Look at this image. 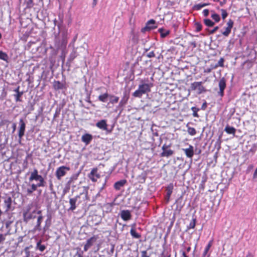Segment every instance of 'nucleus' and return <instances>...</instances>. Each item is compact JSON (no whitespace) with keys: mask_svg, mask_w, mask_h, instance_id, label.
Masks as SVG:
<instances>
[{"mask_svg":"<svg viewBox=\"0 0 257 257\" xmlns=\"http://www.w3.org/2000/svg\"><path fill=\"white\" fill-rule=\"evenodd\" d=\"M87 195L88 192L87 191H86L85 192L80 193L79 195H77L74 197L70 198L69 201L70 207L68 209V210L73 211L75 210L81 202L80 200L81 196L84 195V197H85L86 199H88Z\"/></svg>","mask_w":257,"mask_h":257,"instance_id":"nucleus-1","label":"nucleus"},{"mask_svg":"<svg viewBox=\"0 0 257 257\" xmlns=\"http://www.w3.org/2000/svg\"><path fill=\"white\" fill-rule=\"evenodd\" d=\"M58 28L59 30V34H60L61 38V44L62 46H66L67 43L68 39V30L63 27V22L61 21V23L58 24Z\"/></svg>","mask_w":257,"mask_h":257,"instance_id":"nucleus-2","label":"nucleus"},{"mask_svg":"<svg viewBox=\"0 0 257 257\" xmlns=\"http://www.w3.org/2000/svg\"><path fill=\"white\" fill-rule=\"evenodd\" d=\"M86 53V50L85 48L83 47H80L71 53L69 55L68 60L69 61H72L78 56H82V57L85 58V54Z\"/></svg>","mask_w":257,"mask_h":257,"instance_id":"nucleus-3","label":"nucleus"},{"mask_svg":"<svg viewBox=\"0 0 257 257\" xmlns=\"http://www.w3.org/2000/svg\"><path fill=\"white\" fill-rule=\"evenodd\" d=\"M70 168L69 167L62 166L58 167L55 172V175L58 180H60L62 177L66 175L67 172L69 171Z\"/></svg>","mask_w":257,"mask_h":257,"instance_id":"nucleus-4","label":"nucleus"},{"mask_svg":"<svg viewBox=\"0 0 257 257\" xmlns=\"http://www.w3.org/2000/svg\"><path fill=\"white\" fill-rule=\"evenodd\" d=\"M53 87L56 91L62 90V91H65L67 90L68 86L65 81L61 82L55 80L53 84Z\"/></svg>","mask_w":257,"mask_h":257,"instance_id":"nucleus-5","label":"nucleus"},{"mask_svg":"<svg viewBox=\"0 0 257 257\" xmlns=\"http://www.w3.org/2000/svg\"><path fill=\"white\" fill-rule=\"evenodd\" d=\"M234 25V22L231 19H229L226 23V27H225V30H221L220 33L224 37H228L231 33V29Z\"/></svg>","mask_w":257,"mask_h":257,"instance_id":"nucleus-6","label":"nucleus"},{"mask_svg":"<svg viewBox=\"0 0 257 257\" xmlns=\"http://www.w3.org/2000/svg\"><path fill=\"white\" fill-rule=\"evenodd\" d=\"M156 25V21L153 19L150 20L146 24L145 27L141 29V32L145 33L147 31H150L151 30L157 28Z\"/></svg>","mask_w":257,"mask_h":257,"instance_id":"nucleus-7","label":"nucleus"},{"mask_svg":"<svg viewBox=\"0 0 257 257\" xmlns=\"http://www.w3.org/2000/svg\"><path fill=\"white\" fill-rule=\"evenodd\" d=\"M96 126L102 131H105L106 134L111 133L112 130H109L107 128V120L106 119H102L98 121L96 123Z\"/></svg>","mask_w":257,"mask_h":257,"instance_id":"nucleus-8","label":"nucleus"},{"mask_svg":"<svg viewBox=\"0 0 257 257\" xmlns=\"http://www.w3.org/2000/svg\"><path fill=\"white\" fill-rule=\"evenodd\" d=\"M129 97L128 93L126 91L124 92L123 97L119 101L118 105L116 106V109L118 110H119L120 108L122 109V108L126 104Z\"/></svg>","mask_w":257,"mask_h":257,"instance_id":"nucleus-9","label":"nucleus"},{"mask_svg":"<svg viewBox=\"0 0 257 257\" xmlns=\"http://www.w3.org/2000/svg\"><path fill=\"white\" fill-rule=\"evenodd\" d=\"M226 80L224 77L221 78L219 81L218 86L219 91L218 92V95L220 97H223L224 96V90L226 86Z\"/></svg>","mask_w":257,"mask_h":257,"instance_id":"nucleus-10","label":"nucleus"},{"mask_svg":"<svg viewBox=\"0 0 257 257\" xmlns=\"http://www.w3.org/2000/svg\"><path fill=\"white\" fill-rule=\"evenodd\" d=\"M29 211V209H28L24 211L23 213V219L25 223H28L31 219H34L36 217V216L33 214V213L35 212V210L32 213H30Z\"/></svg>","mask_w":257,"mask_h":257,"instance_id":"nucleus-11","label":"nucleus"},{"mask_svg":"<svg viewBox=\"0 0 257 257\" xmlns=\"http://www.w3.org/2000/svg\"><path fill=\"white\" fill-rule=\"evenodd\" d=\"M19 125L18 136L20 141L22 137L24 136L26 128V123L22 118L20 119Z\"/></svg>","mask_w":257,"mask_h":257,"instance_id":"nucleus-12","label":"nucleus"},{"mask_svg":"<svg viewBox=\"0 0 257 257\" xmlns=\"http://www.w3.org/2000/svg\"><path fill=\"white\" fill-rule=\"evenodd\" d=\"M97 169L93 168L90 173L88 174L89 178L93 182L97 181V179L100 177V174L97 173Z\"/></svg>","mask_w":257,"mask_h":257,"instance_id":"nucleus-13","label":"nucleus"},{"mask_svg":"<svg viewBox=\"0 0 257 257\" xmlns=\"http://www.w3.org/2000/svg\"><path fill=\"white\" fill-rule=\"evenodd\" d=\"M119 214L124 221H128L132 218L131 212L128 210H122L120 211Z\"/></svg>","mask_w":257,"mask_h":257,"instance_id":"nucleus-14","label":"nucleus"},{"mask_svg":"<svg viewBox=\"0 0 257 257\" xmlns=\"http://www.w3.org/2000/svg\"><path fill=\"white\" fill-rule=\"evenodd\" d=\"M153 86V84L143 83L139 85V87L145 94L151 92V88Z\"/></svg>","mask_w":257,"mask_h":257,"instance_id":"nucleus-15","label":"nucleus"},{"mask_svg":"<svg viewBox=\"0 0 257 257\" xmlns=\"http://www.w3.org/2000/svg\"><path fill=\"white\" fill-rule=\"evenodd\" d=\"M47 218L45 220V225L43 227L42 230L43 233H45L46 231L49 229V227H50L51 225V220H52V217L51 214H48L47 215Z\"/></svg>","mask_w":257,"mask_h":257,"instance_id":"nucleus-16","label":"nucleus"},{"mask_svg":"<svg viewBox=\"0 0 257 257\" xmlns=\"http://www.w3.org/2000/svg\"><path fill=\"white\" fill-rule=\"evenodd\" d=\"M188 158H192L194 155V148L192 146L189 145L188 148L182 149Z\"/></svg>","mask_w":257,"mask_h":257,"instance_id":"nucleus-17","label":"nucleus"},{"mask_svg":"<svg viewBox=\"0 0 257 257\" xmlns=\"http://www.w3.org/2000/svg\"><path fill=\"white\" fill-rule=\"evenodd\" d=\"M43 219V216L42 215H39L37 217V223L36 225L35 226L33 229L34 231H41L42 230L41 228V223Z\"/></svg>","mask_w":257,"mask_h":257,"instance_id":"nucleus-18","label":"nucleus"},{"mask_svg":"<svg viewBox=\"0 0 257 257\" xmlns=\"http://www.w3.org/2000/svg\"><path fill=\"white\" fill-rule=\"evenodd\" d=\"M92 136L89 134H85L81 137V141L84 143L86 145H88L92 141Z\"/></svg>","mask_w":257,"mask_h":257,"instance_id":"nucleus-19","label":"nucleus"},{"mask_svg":"<svg viewBox=\"0 0 257 257\" xmlns=\"http://www.w3.org/2000/svg\"><path fill=\"white\" fill-rule=\"evenodd\" d=\"M135 224H133L132 226V228L130 230V234L132 235V237L136 239H139L141 237V235L140 233H138L135 228Z\"/></svg>","mask_w":257,"mask_h":257,"instance_id":"nucleus-20","label":"nucleus"},{"mask_svg":"<svg viewBox=\"0 0 257 257\" xmlns=\"http://www.w3.org/2000/svg\"><path fill=\"white\" fill-rule=\"evenodd\" d=\"M40 175L38 174V171L36 169H34V171L31 172V176L29 177V181L33 180L37 181Z\"/></svg>","mask_w":257,"mask_h":257,"instance_id":"nucleus-21","label":"nucleus"},{"mask_svg":"<svg viewBox=\"0 0 257 257\" xmlns=\"http://www.w3.org/2000/svg\"><path fill=\"white\" fill-rule=\"evenodd\" d=\"M12 199L11 197H6L4 200V204L6 207V211H9L11 208Z\"/></svg>","mask_w":257,"mask_h":257,"instance_id":"nucleus-22","label":"nucleus"},{"mask_svg":"<svg viewBox=\"0 0 257 257\" xmlns=\"http://www.w3.org/2000/svg\"><path fill=\"white\" fill-rule=\"evenodd\" d=\"M126 183V180H121L115 182L114 184V188L116 190L120 189L121 187H123L124 184Z\"/></svg>","mask_w":257,"mask_h":257,"instance_id":"nucleus-23","label":"nucleus"},{"mask_svg":"<svg viewBox=\"0 0 257 257\" xmlns=\"http://www.w3.org/2000/svg\"><path fill=\"white\" fill-rule=\"evenodd\" d=\"M119 97L113 95L109 94V101L107 103V107H108V106L110 104H113L114 103H117L119 101Z\"/></svg>","mask_w":257,"mask_h":257,"instance_id":"nucleus-24","label":"nucleus"},{"mask_svg":"<svg viewBox=\"0 0 257 257\" xmlns=\"http://www.w3.org/2000/svg\"><path fill=\"white\" fill-rule=\"evenodd\" d=\"M109 94L108 93H105L100 94L98 97V100L102 102H106L109 99Z\"/></svg>","mask_w":257,"mask_h":257,"instance_id":"nucleus-25","label":"nucleus"},{"mask_svg":"<svg viewBox=\"0 0 257 257\" xmlns=\"http://www.w3.org/2000/svg\"><path fill=\"white\" fill-rule=\"evenodd\" d=\"M224 131L228 134H232L234 136L236 132V129L233 126L227 125L224 128Z\"/></svg>","mask_w":257,"mask_h":257,"instance_id":"nucleus-26","label":"nucleus"},{"mask_svg":"<svg viewBox=\"0 0 257 257\" xmlns=\"http://www.w3.org/2000/svg\"><path fill=\"white\" fill-rule=\"evenodd\" d=\"M174 153L173 151L170 149H167L166 150H165V151H163V152L161 153L160 156L161 157H168L171 156H172Z\"/></svg>","mask_w":257,"mask_h":257,"instance_id":"nucleus-27","label":"nucleus"},{"mask_svg":"<svg viewBox=\"0 0 257 257\" xmlns=\"http://www.w3.org/2000/svg\"><path fill=\"white\" fill-rule=\"evenodd\" d=\"M213 242V239L210 240L208 242L207 245L206 246V247H205V248L204 249V251L203 252L202 257H205L206 255V254L208 253L209 250L210 249V247L212 245Z\"/></svg>","mask_w":257,"mask_h":257,"instance_id":"nucleus-28","label":"nucleus"},{"mask_svg":"<svg viewBox=\"0 0 257 257\" xmlns=\"http://www.w3.org/2000/svg\"><path fill=\"white\" fill-rule=\"evenodd\" d=\"M158 32L160 33L161 38H165L170 34V31L165 30L163 28H160Z\"/></svg>","mask_w":257,"mask_h":257,"instance_id":"nucleus-29","label":"nucleus"},{"mask_svg":"<svg viewBox=\"0 0 257 257\" xmlns=\"http://www.w3.org/2000/svg\"><path fill=\"white\" fill-rule=\"evenodd\" d=\"M9 59L8 55L6 52L0 50V60L8 62Z\"/></svg>","mask_w":257,"mask_h":257,"instance_id":"nucleus-30","label":"nucleus"},{"mask_svg":"<svg viewBox=\"0 0 257 257\" xmlns=\"http://www.w3.org/2000/svg\"><path fill=\"white\" fill-rule=\"evenodd\" d=\"M173 188H174V185L172 183L169 184L167 186V187L166 188V190L167 192V194L168 195V198L170 197V196L172 193Z\"/></svg>","mask_w":257,"mask_h":257,"instance_id":"nucleus-31","label":"nucleus"},{"mask_svg":"<svg viewBox=\"0 0 257 257\" xmlns=\"http://www.w3.org/2000/svg\"><path fill=\"white\" fill-rule=\"evenodd\" d=\"M182 196H180L176 200L175 202V203L177 204L176 208L179 210H181L183 206V204H182Z\"/></svg>","mask_w":257,"mask_h":257,"instance_id":"nucleus-32","label":"nucleus"},{"mask_svg":"<svg viewBox=\"0 0 257 257\" xmlns=\"http://www.w3.org/2000/svg\"><path fill=\"white\" fill-rule=\"evenodd\" d=\"M144 94L142 90L138 87V89L136 90L132 94L134 97L141 98L143 95Z\"/></svg>","mask_w":257,"mask_h":257,"instance_id":"nucleus-33","label":"nucleus"},{"mask_svg":"<svg viewBox=\"0 0 257 257\" xmlns=\"http://www.w3.org/2000/svg\"><path fill=\"white\" fill-rule=\"evenodd\" d=\"M20 1H21V0H20ZM24 5H26L25 9H31L34 6L33 1V0H25Z\"/></svg>","mask_w":257,"mask_h":257,"instance_id":"nucleus-34","label":"nucleus"},{"mask_svg":"<svg viewBox=\"0 0 257 257\" xmlns=\"http://www.w3.org/2000/svg\"><path fill=\"white\" fill-rule=\"evenodd\" d=\"M38 187L37 186L36 184H32L31 185V188L27 189V194H29V195L32 194V193L34 191H36L37 190Z\"/></svg>","mask_w":257,"mask_h":257,"instance_id":"nucleus-35","label":"nucleus"},{"mask_svg":"<svg viewBox=\"0 0 257 257\" xmlns=\"http://www.w3.org/2000/svg\"><path fill=\"white\" fill-rule=\"evenodd\" d=\"M36 248L40 251L43 252L46 249V246L41 244V240H39L37 243Z\"/></svg>","mask_w":257,"mask_h":257,"instance_id":"nucleus-36","label":"nucleus"},{"mask_svg":"<svg viewBox=\"0 0 257 257\" xmlns=\"http://www.w3.org/2000/svg\"><path fill=\"white\" fill-rule=\"evenodd\" d=\"M96 240V238L95 237H92L89 238L85 244H86L89 248L93 245L94 242H95Z\"/></svg>","mask_w":257,"mask_h":257,"instance_id":"nucleus-37","label":"nucleus"},{"mask_svg":"<svg viewBox=\"0 0 257 257\" xmlns=\"http://www.w3.org/2000/svg\"><path fill=\"white\" fill-rule=\"evenodd\" d=\"M212 14L211 15V17L213 20H214V21L216 23H218L220 20V16L218 14L215 13L214 12L211 11Z\"/></svg>","mask_w":257,"mask_h":257,"instance_id":"nucleus-38","label":"nucleus"},{"mask_svg":"<svg viewBox=\"0 0 257 257\" xmlns=\"http://www.w3.org/2000/svg\"><path fill=\"white\" fill-rule=\"evenodd\" d=\"M224 59L223 58H220L218 63L214 64V66H213L212 68H217L218 67H223L224 66Z\"/></svg>","mask_w":257,"mask_h":257,"instance_id":"nucleus-39","label":"nucleus"},{"mask_svg":"<svg viewBox=\"0 0 257 257\" xmlns=\"http://www.w3.org/2000/svg\"><path fill=\"white\" fill-rule=\"evenodd\" d=\"M204 23L206 26H207L208 27H212L215 24L214 22H213V21H212L211 20H210L209 19H204Z\"/></svg>","mask_w":257,"mask_h":257,"instance_id":"nucleus-40","label":"nucleus"},{"mask_svg":"<svg viewBox=\"0 0 257 257\" xmlns=\"http://www.w3.org/2000/svg\"><path fill=\"white\" fill-rule=\"evenodd\" d=\"M197 89H198V94H199L206 92V89H205L204 86H203L202 85V82H199V86L198 87Z\"/></svg>","mask_w":257,"mask_h":257,"instance_id":"nucleus-41","label":"nucleus"},{"mask_svg":"<svg viewBox=\"0 0 257 257\" xmlns=\"http://www.w3.org/2000/svg\"><path fill=\"white\" fill-rule=\"evenodd\" d=\"M24 92L23 91H21L20 93H16L14 94V96L15 97V100L16 102H21L22 100L20 99L21 97L23 95Z\"/></svg>","mask_w":257,"mask_h":257,"instance_id":"nucleus-42","label":"nucleus"},{"mask_svg":"<svg viewBox=\"0 0 257 257\" xmlns=\"http://www.w3.org/2000/svg\"><path fill=\"white\" fill-rule=\"evenodd\" d=\"M191 110L193 111L192 115L194 117H199V116L197 113V112L200 110V108L196 107L193 106L191 107Z\"/></svg>","mask_w":257,"mask_h":257,"instance_id":"nucleus-43","label":"nucleus"},{"mask_svg":"<svg viewBox=\"0 0 257 257\" xmlns=\"http://www.w3.org/2000/svg\"><path fill=\"white\" fill-rule=\"evenodd\" d=\"M195 225H196V218H193L192 221L190 222L189 224L187 227V230L194 228L195 226Z\"/></svg>","mask_w":257,"mask_h":257,"instance_id":"nucleus-44","label":"nucleus"},{"mask_svg":"<svg viewBox=\"0 0 257 257\" xmlns=\"http://www.w3.org/2000/svg\"><path fill=\"white\" fill-rule=\"evenodd\" d=\"M187 132L191 136H194L196 134V130L191 127H188Z\"/></svg>","mask_w":257,"mask_h":257,"instance_id":"nucleus-45","label":"nucleus"},{"mask_svg":"<svg viewBox=\"0 0 257 257\" xmlns=\"http://www.w3.org/2000/svg\"><path fill=\"white\" fill-rule=\"evenodd\" d=\"M61 109V108L60 107L56 108V109L55 110V112L54 114L53 121H54L56 117H58V116L59 115V114L60 113Z\"/></svg>","mask_w":257,"mask_h":257,"instance_id":"nucleus-46","label":"nucleus"},{"mask_svg":"<svg viewBox=\"0 0 257 257\" xmlns=\"http://www.w3.org/2000/svg\"><path fill=\"white\" fill-rule=\"evenodd\" d=\"M199 82H194L191 84L190 88L192 90H195L198 88Z\"/></svg>","mask_w":257,"mask_h":257,"instance_id":"nucleus-47","label":"nucleus"},{"mask_svg":"<svg viewBox=\"0 0 257 257\" xmlns=\"http://www.w3.org/2000/svg\"><path fill=\"white\" fill-rule=\"evenodd\" d=\"M195 29H196V30H195L196 32H200L202 30V25L201 23H200L199 22H196L195 24Z\"/></svg>","mask_w":257,"mask_h":257,"instance_id":"nucleus-48","label":"nucleus"},{"mask_svg":"<svg viewBox=\"0 0 257 257\" xmlns=\"http://www.w3.org/2000/svg\"><path fill=\"white\" fill-rule=\"evenodd\" d=\"M46 182L44 180V179L43 178L42 180H40L39 181V183H37L36 185L38 187H45L46 186Z\"/></svg>","mask_w":257,"mask_h":257,"instance_id":"nucleus-49","label":"nucleus"},{"mask_svg":"<svg viewBox=\"0 0 257 257\" xmlns=\"http://www.w3.org/2000/svg\"><path fill=\"white\" fill-rule=\"evenodd\" d=\"M221 17L223 20H224L228 16V13L224 9H221Z\"/></svg>","mask_w":257,"mask_h":257,"instance_id":"nucleus-50","label":"nucleus"},{"mask_svg":"<svg viewBox=\"0 0 257 257\" xmlns=\"http://www.w3.org/2000/svg\"><path fill=\"white\" fill-rule=\"evenodd\" d=\"M7 234H2L0 233V244H3L5 240H6V236Z\"/></svg>","mask_w":257,"mask_h":257,"instance_id":"nucleus-51","label":"nucleus"},{"mask_svg":"<svg viewBox=\"0 0 257 257\" xmlns=\"http://www.w3.org/2000/svg\"><path fill=\"white\" fill-rule=\"evenodd\" d=\"M163 257H171L170 251L165 250L162 253Z\"/></svg>","mask_w":257,"mask_h":257,"instance_id":"nucleus-52","label":"nucleus"},{"mask_svg":"<svg viewBox=\"0 0 257 257\" xmlns=\"http://www.w3.org/2000/svg\"><path fill=\"white\" fill-rule=\"evenodd\" d=\"M7 94V93L6 91L5 90V88H3L2 94L0 96V99L2 100H3L6 97Z\"/></svg>","mask_w":257,"mask_h":257,"instance_id":"nucleus-53","label":"nucleus"},{"mask_svg":"<svg viewBox=\"0 0 257 257\" xmlns=\"http://www.w3.org/2000/svg\"><path fill=\"white\" fill-rule=\"evenodd\" d=\"M213 66H214V64H211L210 65V67L209 68H207L205 70H204V72L205 73H209L211 72L212 70L213 69H215V68H212V67Z\"/></svg>","mask_w":257,"mask_h":257,"instance_id":"nucleus-54","label":"nucleus"},{"mask_svg":"<svg viewBox=\"0 0 257 257\" xmlns=\"http://www.w3.org/2000/svg\"><path fill=\"white\" fill-rule=\"evenodd\" d=\"M219 29L218 26L215 27L212 30H209L208 32L210 34H213L215 33L216 31H217Z\"/></svg>","mask_w":257,"mask_h":257,"instance_id":"nucleus-55","label":"nucleus"},{"mask_svg":"<svg viewBox=\"0 0 257 257\" xmlns=\"http://www.w3.org/2000/svg\"><path fill=\"white\" fill-rule=\"evenodd\" d=\"M49 189L51 191H53V193H55V191H53V184L51 179L49 180Z\"/></svg>","mask_w":257,"mask_h":257,"instance_id":"nucleus-56","label":"nucleus"},{"mask_svg":"<svg viewBox=\"0 0 257 257\" xmlns=\"http://www.w3.org/2000/svg\"><path fill=\"white\" fill-rule=\"evenodd\" d=\"M147 56L148 58H153L155 57V54L154 51H151L147 54Z\"/></svg>","mask_w":257,"mask_h":257,"instance_id":"nucleus-57","label":"nucleus"},{"mask_svg":"<svg viewBox=\"0 0 257 257\" xmlns=\"http://www.w3.org/2000/svg\"><path fill=\"white\" fill-rule=\"evenodd\" d=\"M58 18L60 20L59 22H58L56 19L54 20V24L55 26H57L58 27V24L61 23V21H62L63 22L62 19L61 18L60 15L58 16Z\"/></svg>","mask_w":257,"mask_h":257,"instance_id":"nucleus-58","label":"nucleus"},{"mask_svg":"<svg viewBox=\"0 0 257 257\" xmlns=\"http://www.w3.org/2000/svg\"><path fill=\"white\" fill-rule=\"evenodd\" d=\"M202 7V5L201 4H197L194 6V8L195 10L198 11L200 10Z\"/></svg>","mask_w":257,"mask_h":257,"instance_id":"nucleus-59","label":"nucleus"},{"mask_svg":"<svg viewBox=\"0 0 257 257\" xmlns=\"http://www.w3.org/2000/svg\"><path fill=\"white\" fill-rule=\"evenodd\" d=\"M141 257H150L149 255H147V250L141 251Z\"/></svg>","mask_w":257,"mask_h":257,"instance_id":"nucleus-60","label":"nucleus"},{"mask_svg":"<svg viewBox=\"0 0 257 257\" xmlns=\"http://www.w3.org/2000/svg\"><path fill=\"white\" fill-rule=\"evenodd\" d=\"M209 11L208 9H205L203 11V14L205 17H207L209 15Z\"/></svg>","mask_w":257,"mask_h":257,"instance_id":"nucleus-61","label":"nucleus"},{"mask_svg":"<svg viewBox=\"0 0 257 257\" xmlns=\"http://www.w3.org/2000/svg\"><path fill=\"white\" fill-rule=\"evenodd\" d=\"M83 251H81L80 252H77L76 253V255L78 257H83Z\"/></svg>","mask_w":257,"mask_h":257,"instance_id":"nucleus-62","label":"nucleus"},{"mask_svg":"<svg viewBox=\"0 0 257 257\" xmlns=\"http://www.w3.org/2000/svg\"><path fill=\"white\" fill-rule=\"evenodd\" d=\"M169 147H170V145H167L166 144H164L162 147V150L163 151H165V150H166L168 149Z\"/></svg>","mask_w":257,"mask_h":257,"instance_id":"nucleus-63","label":"nucleus"},{"mask_svg":"<svg viewBox=\"0 0 257 257\" xmlns=\"http://www.w3.org/2000/svg\"><path fill=\"white\" fill-rule=\"evenodd\" d=\"M207 107V103L206 102H204L201 107V109L202 110H205Z\"/></svg>","mask_w":257,"mask_h":257,"instance_id":"nucleus-64","label":"nucleus"}]
</instances>
